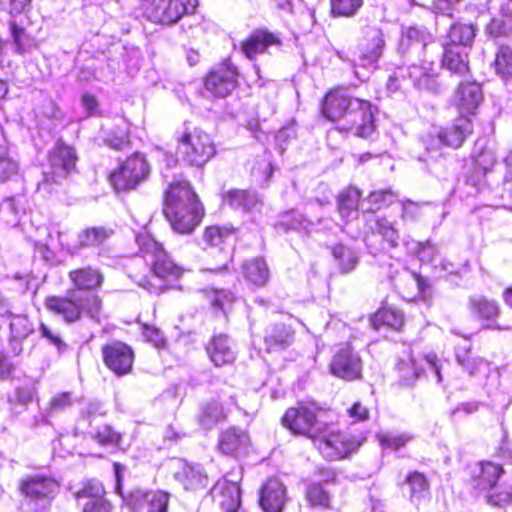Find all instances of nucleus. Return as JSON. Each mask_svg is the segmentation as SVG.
Here are the masks:
<instances>
[{
  "mask_svg": "<svg viewBox=\"0 0 512 512\" xmlns=\"http://www.w3.org/2000/svg\"><path fill=\"white\" fill-rule=\"evenodd\" d=\"M232 231L225 227L210 226L204 232V241L211 246H218L231 237Z\"/></svg>",
  "mask_w": 512,
  "mask_h": 512,
  "instance_id": "55",
  "label": "nucleus"
},
{
  "mask_svg": "<svg viewBox=\"0 0 512 512\" xmlns=\"http://www.w3.org/2000/svg\"><path fill=\"white\" fill-rule=\"evenodd\" d=\"M59 489L56 480L45 475L26 476L19 483L21 493L31 500L49 501Z\"/></svg>",
  "mask_w": 512,
  "mask_h": 512,
  "instance_id": "15",
  "label": "nucleus"
},
{
  "mask_svg": "<svg viewBox=\"0 0 512 512\" xmlns=\"http://www.w3.org/2000/svg\"><path fill=\"white\" fill-rule=\"evenodd\" d=\"M294 341V331L285 324H275L266 329L264 343L268 352L286 349Z\"/></svg>",
  "mask_w": 512,
  "mask_h": 512,
  "instance_id": "30",
  "label": "nucleus"
},
{
  "mask_svg": "<svg viewBox=\"0 0 512 512\" xmlns=\"http://www.w3.org/2000/svg\"><path fill=\"white\" fill-rule=\"evenodd\" d=\"M206 351L210 360L218 367L230 364L236 358L235 351L224 334L214 336L206 345Z\"/></svg>",
  "mask_w": 512,
  "mask_h": 512,
  "instance_id": "25",
  "label": "nucleus"
},
{
  "mask_svg": "<svg viewBox=\"0 0 512 512\" xmlns=\"http://www.w3.org/2000/svg\"><path fill=\"white\" fill-rule=\"evenodd\" d=\"M313 443L322 456L330 461L340 460L356 451L361 442L355 437L332 429L325 423V429Z\"/></svg>",
  "mask_w": 512,
  "mask_h": 512,
  "instance_id": "8",
  "label": "nucleus"
},
{
  "mask_svg": "<svg viewBox=\"0 0 512 512\" xmlns=\"http://www.w3.org/2000/svg\"><path fill=\"white\" fill-rule=\"evenodd\" d=\"M8 27L16 54L24 55L38 48L36 38L27 32L26 29L19 25L15 20H10L8 22Z\"/></svg>",
  "mask_w": 512,
  "mask_h": 512,
  "instance_id": "32",
  "label": "nucleus"
},
{
  "mask_svg": "<svg viewBox=\"0 0 512 512\" xmlns=\"http://www.w3.org/2000/svg\"><path fill=\"white\" fill-rule=\"evenodd\" d=\"M407 484L410 487V497L417 501L428 493L429 485L426 477L419 472H412L407 476Z\"/></svg>",
  "mask_w": 512,
  "mask_h": 512,
  "instance_id": "44",
  "label": "nucleus"
},
{
  "mask_svg": "<svg viewBox=\"0 0 512 512\" xmlns=\"http://www.w3.org/2000/svg\"><path fill=\"white\" fill-rule=\"evenodd\" d=\"M282 424L293 434L305 436L312 441L325 429V422L317 418L316 409L304 404L287 409L282 417Z\"/></svg>",
  "mask_w": 512,
  "mask_h": 512,
  "instance_id": "7",
  "label": "nucleus"
},
{
  "mask_svg": "<svg viewBox=\"0 0 512 512\" xmlns=\"http://www.w3.org/2000/svg\"><path fill=\"white\" fill-rule=\"evenodd\" d=\"M340 128L353 131L357 137L369 138L375 131L374 112L370 102L355 98Z\"/></svg>",
  "mask_w": 512,
  "mask_h": 512,
  "instance_id": "11",
  "label": "nucleus"
},
{
  "mask_svg": "<svg viewBox=\"0 0 512 512\" xmlns=\"http://www.w3.org/2000/svg\"><path fill=\"white\" fill-rule=\"evenodd\" d=\"M396 198V194L390 189L373 191L367 197L370 204L369 210H378L383 206L391 205Z\"/></svg>",
  "mask_w": 512,
  "mask_h": 512,
  "instance_id": "51",
  "label": "nucleus"
},
{
  "mask_svg": "<svg viewBox=\"0 0 512 512\" xmlns=\"http://www.w3.org/2000/svg\"><path fill=\"white\" fill-rule=\"evenodd\" d=\"M272 172L273 167L271 163V155L266 152L261 156H258L251 167V174L259 182H267L270 179Z\"/></svg>",
  "mask_w": 512,
  "mask_h": 512,
  "instance_id": "43",
  "label": "nucleus"
},
{
  "mask_svg": "<svg viewBox=\"0 0 512 512\" xmlns=\"http://www.w3.org/2000/svg\"><path fill=\"white\" fill-rule=\"evenodd\" d=\"M468 49L455 45H444L442 64L449 71L463 75L468 71Z\"/></svg>",
  "mask_w": 512,
  "mask_h": 512,
  "instance_id": "31",
  "label": "nucleus"
},
{
  "mask_svg": "<svg viewBox=\"0 0 512 512\" xmlns=\"http://www.w3.org/2000/svg\"><path fill=\"white\" fill-rule=\"evenodd\" d=\"M208 298L215 308L224 311L226 305L233 302L234 295L228 290H213L208 294Z\"/></svg>",
  "mask_w": 512,
  "mask_h": 512,
  "instance_id": "59",
  "label": "nucleus"
},
{
  "mask_svg": "<svg viewBox=\"0 0 512 512\" xmlns=\"http://www.w3.org/2000/svg\"><path fill=\"white\" fill-rule=\"evenodd\" d=\"M385 40L382 30L377 26L366 25L361 28V37L359 38V55L353 59L355 76L364 81L368 78L366 73L357 70L358 67H373L383 54Z\"/></svg>",
  "mask_w": 512,
  "mask_h": 512,
  "instance_id": "6",
  "label": "nucleus"
},
{
  "mask_svg": "<svg viewBox=\"0 0 512 512\" xmlns=\"http://www.w3.org/2000/svg\"><path fill=\"white\" fill-rule=\"evenodd\" d=\"M112 231H109L102 227H94L90 229H86L81 232L78 236V241L81 246H97L106 241Z\"/></svg>",
  "mask_w": 512,
  "mask_h": 512,
  "instance_id": "42",
  "label": "nucleus"
},
{
  "mask_svg": "<svg viewBox=\"0 0 512 512\" xmlns=\"http://www.w3.org/2000/svg\"><path fill=\"white\" fill-rule=\"evenodd\" d=\"M306 499L314 508L327 509L330 507V493L320 483L311 484L307 488Z\"/></svg>",
  "mask_w": 512,
  "mask_h": 512,
  "instance_id": "41",
  "label": "nucleus"
},
{
  "mask_svg": "<svg viewBox=\"0 0 512 512\" xmlns=\"http://www.w3.org/2000/svg\"><path fill=\"white\" fill-rule=\"evenodd\" d=\"M475 37V29L468 24H454L448 32V41L444 45H455L462 48L470 47Z\"/></svg>",
  "mask_w": 512,
  "mask_h": 512,
  "instance_id": "37",
  "label": "nucleus"
},
{
  "mask_svg": "<svg viewBox=\"0 0 512 512\" xmlns=\"http://www.w3.org/2000/svg\"><path fill=\"white\" fill-rule=\"evenodd\" d=\"M487 33L495 38L512 35V18H493L487 25Z\"/></svg>",
  "mask_w": 512,
  "mask_h": 512,
  "instance_id": "54",
  "label": "nucleus"
},
{
  "mask_svg": "<svg viewBox=\"0 0 512 512\" xmlns=\"http://www.w3.org/2000/svg\"><path fill=\"white\" fill-rule=\"evenodd\" d=\"M74 290L79 293L88 294L101 287L104 276L101 271L91 266L71 270L68 274Z\"/></svg>",
  "mask_w": 512,
  "mask_h": 512,
  "instance_id": "23",
  "label": "nucleus"
},
{
  "mask_svg": "<svg viewBox=\"0 0 512 512\" xmlns=\"http://www.w3.org/2000/svg\"><path fill=\"white\" fill-rule=\"evenodd\" d=\"M361 192L355 187H348L343 190L337 200V208L343 219H354L358 215V205Z\"/></svg>",
  "mask_w": 512,
  "mask_h": 512,
  "instance_id": "35",
  "label": "nucleus"
},
{
  "mask_svg": "<svg viewBox=\"0 0 512 512\" xmlns=\"http://www.w3.org/2000/svg\"><path fill=\"white\" fill-rule=\"evenodd\" d=\"M76 499H96L105 496V489L98 480L91 479L83 483L82 488L74 493Z\"/></svg>",
  "mask_w": 512,
  "mask_h": 512,
  "instance_id": "49",
  "label": "nucleus"
},
{
  "mask_svg": "<svg viewBox=\"0 0 512 512\" xmlns=\"http://www.w3.org/2000/svg\"><path fill=\"white\" fill-rule=\"evenodd\" d=\"M363 3V0H331V12L334 16L352 17Z\"/></svg>",
  "mask_w": 512,
  "mask_h": 512,
  "instance_id": "46",
  "label": "nucleus"
},
{
  "mask_svg": "<svg viewBox=\"0 0 512 512\" xmlns=\"http://www.w3.org/2000/svg\"><path fill=\"white\" fill-rule=\"evenodd\" d=\"M399 377L404 385H411L420 376L421 369L416 365L414 359L400 360L397 364Z\"/></svg>",
  "mask_w": 512,
  "mask_h": 512,
  "instance_id": "45",
  "label": "nucleus"
},
{
  "mask_svg": "<svg viewBox=\"0 0 512 512\" xmlns=\"http://www.w3.org/2000/svg\"><path fill=\"white\" fill-rule=\"evenodd\" d=\"M78 160L75 149L62 140H58L49 152V170L44 172V178L38 188L47 192L54 190V185H60L75 169Z\"/></svg>",
  "mask_w": 512,
  "mask_h": 512,
  "instance_id": "5",
  "label": "nucleus"
},
{
  "mask_svg": "<svg viewBox=\"0 0 512 512\" xmlns=\"http://www.w3.org/2000/svg\"><path fill=\"white\" fill-rule=\"evenodd\" d=\"M362 360L350 346L340 348L333 356L330 370L333 375L346 381L360 379L362 376Z\"/></svg>",
  "mask_w": 512,
  "mask_h": 512,
  "instance_id": "12",
  "label": "nucleus"
},
{
  "mask_svg": "<svg viewBox=\"0 0 512 512\" xmlns=\"http://www.w3.org/2000/svg\"><path fill=\"white\" fill-rule=\"evenodd\" d=\"M467 308L473 318L482 322L484 329H509L508 327H502L496 323V319L501 311L497 301L483 295H474L468 298Z\"/></svg>",
  "mask_w": 512,
  "mask_h": 512,
  "instance_id": "14",
  "label": "nucleus"
},
{
  "mask_svg": "<svg viewBox=\"0 0 512 512\" xmlns=\"http://www.w3.org/2000/svg\"><path fill=\"white\" fill-rule=\"evenodd\" d=\"M453 101L461 115H474L483 101L481 85L475 81L461 82L454 93Z\"/></svg>",
  "mask_w": 512,
  "mask_h": 512,
  "instance_id": "16",
  "label": "nucleus"
},
{
  "mask_svg": "<svg viewBox=\"0 0 512 512\" xmlns=\"http://www.w3.org/2000/svg\"><path fill=\"white\" fill-rule=\"evenodd\" d=\"M39 331L41 337L45 338L51 345H53L59 354H63L68 351L69 345L63 340L59 332L49 328L44 323L40 325Z\"/></svg>",
  "mask_w": 512,
  "mask_h": 512,
  "instance_id": "56",
  "label": "nucleus"
},
{
  "mask_svg": "<svg viewBox=\"0 0 512 512\" xmlns=\"http://www.w3.org/2000/svg\"><path fill=\"white\" fill-rule=\"evenodd\" d=\"M103 405L100 402H90L86 405V407L81 411V417L79 420V425L87 422L88 426H91L92 421L97 416H102L106 413L103 409Z\"/></svg>",
  "mask_w": 512,
  "mask_h": 512,
  "instance_id": "58",
  "label": "nucleus"
},
{
  "mask_svg": "<svg viewBox=\"0 0 512 512\" xmlns=\"http://www.w3.org/2000/svg\"><path fill=\"white\" fill-rule=\"evenodd\" d=\"M354 99L344 89L333 90L324 99L322 113L331 121H343L348 110L352 108Z\"/></svg>",
  "mask_w": 512,
  "mask_h": 512,
  "instance_id": "19",
  "label": "nucleus"
},
{
  "mask_svg": "<svg viewBox=\"0 0 512 512\" xmlns=\"http://www.w3.org/2000/svg\"><path fill=\"white\" fill-rule=\"evenodd\" d=\"M225 418L226 412L222 405L217 401H211L203 407L199 421L204 428L210 429Z\"/></svg>",
  "mask_w": 512,
  "mask_h": 512,
  "instance_id": "40",
  "label": "nucleus"
},
{
  "mask_svg": "<svg viewBox=\"0 0 512 512\" xmlns=\"http://www.w3.org/2000/svg\"><path fill=\"white\" fill-rule=\"evenodd\" d=\"M286 502V488L276 479H268L262 486L260 506L265 512H281Z\"/></svg>",
  "mask_w": 512,
  "mask_h": 512,
  "instance_id": "22",
  "label": "nucleus"
},
{
  "mask_svg": "<svg viewBox=\"0 0 512 512\" xmlns=\"http://www.w3.org/2000/svg\"><path fill=\"white\" fill-rule=\"evenodd\" d=\"M112 505L104 497L88 500L83 506V512H111Z\"/></svg>",
  "mask_w": 512,
  "mask_h": 512,
  "instance_id": "62",
  "label": "nucleus"
},
{
  "mask_svg": "<svg viewBox=\"0 0 512 512\" xmlns=\"http://www.w3.org/2000/svg\"><path fill=\"white\" fill-rule=\"evenodd\" d=\"M365 225L372 234L381 235L390 247L398 245L399 234L392 223L385 217L370 214L366 219Z\"/></svg>",
  "mask_w": 512,
  "mask_h": 512,
  "instance_id": "33",
  "label": "nucleus"
},
{
  "mask_svg": "<svg viewBox=\"0 0 512 512\" xmlns=\"http://www.w3.org/2000/svg\"><path fill=\"white\" fill-rule=\"evenodd\" d=\"M212 496L226 512H236L240 506V487L237 482L223 478L212 488Z\"/></svg>",
  "mask_w": 512,
  "mask_h": 512,
  "instance_id": "21",
  "label": "nucleus"
},
{
  "mask_svg": "<svg viewBox=\"0 0 512 512\" xmlns=\"http://www.w3.org/2000/svg\"><path fill=\"white\" fill-rule=\"evenodd\" d=\"M495 74L502 80L512 78V47L502 45L495 53V59L492 63Z\"/></svg>",
  "mask_w": 512,
  "mask_h": 512,
  "instance_id": "38",
  "label": "nucleus"
},
{
  "mask_svg": "<svg viewBox=\"0 0 512 512\" xmlns=\"http://www.w3.org/2000/svg\"><path fill=\"white\" fill-rule=\"evenodd\" d=\"M225 200L232 208L245 213L259 212L262 208V201L255 191L233 189L226 193Z\"/></svg>",
  "mask_w": 512,
  "mask_h": 512,
  "instance_id": "28",
  "label": "nucleus"
},
{
  "mask_svg": "<svg viewBox=\"0 0 512 512\" xmlns=\"http://www.w3.org/2000/svg\"><path fill=\"white\" fill-rule=\"evenodd\" d=\"M174 477L186 490L204 489L208 484V477L199 464L183 462Z\"/></svg>",
  "mask_w": 512,
  "mask_h": 512,
  "instance_id": "27",
  "label": "nucleus"
},
{
  "mask_svg": "<svg viewBox=\"0 0 512 512\" xmlns=\"http://www.w3.org/2000/svg\"><path fill=\"white\" fill-rule=\"evenodd\" d=\"M44 304L47 310L60 316L68 324L79 321L83 314L95 322H100L102 300L94 293L83 294L69 290L65 296L47 297Z\"/></svg>",
  "mask_w": 512,
  "mask_h": 512,
  "instance_id": "3",
  "label": "nucleus"
},
{
  "mask_svg": "<svg viewBox=\"0 0 512 512\" xmlns=\"http://www.w3.org/2000/svg\"><path fill=\"white\" fill-rule=\"evenodd\" d=\"M408 75L418 89L436 91L438 88L436 67L432 61L423 60L420 65H410Z\"/></svg>",
  "mask_w": 512,
  "mask_h": 512,
  "instance_id": "24",
  "label": "nucleus"
},
{
  "mask_svg": "<svg viewBox=\"0 0 512 512\" xmlns=\"http://www.w3.org/2000/svg\"><path fill=\"white\" fill-rule=\"evenodd\" d=\"M17 170L18 163L10 156L8 148L0 145V180L9 179Z\"/></svg>",
  "mask_w": 512,
  "mask_h": 512,
  "instance_id": "52",
  "label": "nucleus"
},
{
  "mask_svg": "<svg viewBox=\"0 0 512 512\" xmlns=\"http://www.w3.org/2000/svg\"><path fill=\"white\" fill-rule=\"evenodd\" d=\"M10 331L14 339H26L33 332V326L27 317L15 315L10 322Z\"/></svg>",
  "mask_w": 512,
  "mask_h": 512,
  "instance_id": "50",
  "label": "nucleus"
},
{
  "mask_svg": "<svg viewBox=\"0 0 512 512\" xmlns=\"http://www.w3.org/2000/svg\"><path fill=\"white\" fill-rule=\"evenodd\" d=\"M149 174L150 167L146 159L142 154L135 153L110 174L109 181L115 190L125 191L134 189Z\"/></svg>",
  "mask_w": 512,
  "mask_h": 512,
  "instance_id": "9",
  "label": "nucleus"
},
{
  "mask_svg": "<svg viewBox=\"0 0 512 512\" xmlns=\"http://www.w3.org/2000/svg\"><path fill=\"white\" fill-rule=\"evenodd\" d=\"M243 276L252 285L263 287L269 280V269L263 258H253L243 265Z\"/></svg>",
  "mask_w": 512,
  "mask_h": 512,
  "instance_id": "34",
  "label": "nucleus"
},
{
  "mask_svg": "<svg viewBox=\"0 0 512 512\" xmlns=\"http://www.w3.org/2000/svg\"><path fill=\"white\" fill-rule=\"evenodd\" d=\"M147 494L148 491L143 490H135L130 493L127 505L134 511V512H146L147 508Z\"/></svg>",
  "mask_w": 512,
  "mask_h": 512,
  "instance_id": "60",
  "label": "nucleus"
},
{
  "mask_svg": "<svg viewBox=\"0 0 512 512\" xmlns=\"http://www.w3.org/2000/svg\"><path fill=\"white\" fill-rule=\"evenodd\" d=\"M472 131L471 119L466 115H460L452 124L439 131L438 138L446 146L459 148Z\"/></svg>",
  "mask_w": 512,
  "mask_h": 512,
  "instance_id": "20",
  "label": "nucleus"
},
{
  "mask_svg": "<svg viewBox=\"0 0 512 512\" xmlns=\"http://www.w3.org/2000/svg\"><path fill=\"white\" fill-rule=\"evenodd\" d=\"M428 33L422 27L411 26L402 33V45L415 52H421L425 49L428 40Z\"/></svg>",
  "mask_w": 512,
  "mask_h": 512,
  "instance_id": "39",
  "label": "nucleus"
},
{
  "mask_svg": "<svg viewBox=\"0 0 512 512\" xmlns=\"http://www.w3.org/2000/svg\"><path fill=\"white\" fill-rule=\"evenodd\" d=\"M281 40L274 33L258 29L253 31L242 43L241 51L250 60L264 53L271 46H280Z\"/></svg>",
  "mask_w": 512,
  "mask_h": 512,
  "instance_id": "18",
  "label": "nucleus"
},
{
  "mask_svg": "<svg viewBox=\"0 0 512 512\" xmlns=\"http://www.w3.org/2000/svg\"><path fill=\"white\" fill-rule=\"evenodd\" d=\"M176 151L181 161L195 167L204 166L216 153L211 136L196 127L178 136Z\"/></svg>",
  "mask_w": 512,
  "mask_h": 512,
  "instance_id": "4",
  "label": "nucleus"
},
{
  "mask_svg": "<svg viewBox=\"0 0 512 512\" xmlns=\"http://www.w3.org/2000/svg\"><path fill=\"white\" fill-rule=\"evenodd\" d=\"M81 105L88 116L100 115V105L97 98L94 95L90 93H84L81 96Z\"/></svg>",
  "mask_w": 512,
  "mask_h": 512,
  "instance_id": "64",
  "label": "nucleus"
},
{
  "mask_svg": "<svg viewBox=\"0 0 512 512\" xmlns=\"http://www.w3.org/2000/svg\"><path fill=\"white\" fill-rule=\"evenodd\" d=\"M377 438L383 448L399 450L401 447L405 446L411 440V437L407 434H378Z\"/></svg>",
  "mask_w": 512,
  "mask_h": 512,
  "instance_id": "57",
  "label": "nucleus"
},
{
  "mask_svg": "<svg viewBox=\"0 0 512 512\" xmlns=\"http://www.w3.org/2000/svg\"><path fill=\"white\" fill-rule=\"evenodd\" d=\"M248 444L247 433L236 427L227 429L219 438V448L226 455L237 456L247 449Z\"/></svg>",
  "mask_w": 512,
  "mask_h": 512,
  "instance_id": "29",
  "label": "nucleus"
},
{
  "mask_svg": "<svg viewBox=\"0 0 512 512\" xmlns=\"http://www.w3.org/2000/svg\"><path fill=\"white\" fill-rule=\"evenodd\" d=\"M503 469L500 465L492 462H481L472 468V484L475 488L485 491L493 488Z\"/></svg>",
  "mask_w": 512,
  "mask_h": 512,
  "instance_id": "26",
  "label": "nucleus"
},
{
  "mask_svg": "<svg viewBox=\"0 0 512 512\" xmlns=\"http://www.w3.org/2000/svg\"><path fill=\"white\" fill-rule=\"evenodd\" d=\"M197 5V0H151L146 14L152 22L173 24L184 15L193 13Z\"/></svg>",
  "mask_w": 512,
  "mask_h": 512,
  "instance_id": "10",
  "label": "nucleus"
},
{
  "mask_svg": "<svg viewBox=\"0 0 512 512\" xmlns=\"http://www.w3.org/2000/svg\"><path fill=\"white\" fill-rule=\"evenodd\" d=\"M370 324L375 330H379L382 326L399 330L403 325V314L397 309L383 307L370 318Z\"/></svg>",
  "mask_w": 512,
  "mask_h": 512,
  "instance_id": "36",
  "label": "nucleus"
},
{
  "mask_svg": "<svg viewBox=\"0 0 512 512\" xmlns=\"http://www.w3.org/2000/svg\"><path fill=\"white\" fill-rule=\"evenodd\" d=\"M88 434L91 436V438L95 439L102 445L118 444L120 440V434L114 431L108 425H103L98 428H91L88 430Z\"/></svg>",
  "mask_w": 512,
  "mask_h": 512,
  "instance_id": "48",
  "label": "nucleus"
},
{
  "mask_svg": "<svg viewBox=\"0 0 512 512\" xmlns=\"http://www.w3.org/2000/svg\"><path fill=\"white\" fill-rule=\"evenodd\" d=\"M72 404L71 393L63 392L55 395L50 401L51 412H61Z\"/></svg>",
  "mask_w": 512,
  "mask_h": 512,
  "instance_id": "63",
  "label": "nucleus"
},
{
  "mask_svg": "<svg viewBox=\"0 0 512 512\" xmlns=\"http://www.w3.org/2000/svg\"><path fill=\"white\" fill-rule=\"evenodd\" d=\"M146 512H167L169 494L163 491H148Z\"/></svg>",
  "mask_w": 512,
  "mask_h": 512,
  "instance_id": "53",
  "label": "nucleus"
},
{
  "mask_svg": "<svg viewBox=\"0 0 512 512\" xmlns=\"http://www.w3.org/2000/svg\"><path fill=\"white\" fill-rule=\"evenodd\" d=\"M333 256L339 261L343 272L351 271L357 264L356 253L344 245H337L333 248Z\"/></svg>",
  "mask_w": 512,
  "mask_h": 512,
  "instance_id": "47",
  "label": "nucleus"
},
{
  "mask_svg": "<svg viewBox=\"0 0 512 512\" xmlns=\"http://www.w3.org/2000/svg\"><path fill=\"white\" fill-rule=\"evenodd\" d=\"M495 163V154L491 150H483L475 159V168L486 173Z\"/></svg>",
  "mask_w": 512,
  "mask_h": 512,
  "instance_id": "61",
  "label": "nucleus"
},
{
  "mask_svg": "<svg viewBox=\"0 0 512 512\" xmlns=\"http://www.w3.org/2000/svg\"><path fill=\"white\" fill-rule=\"evenodd\" d=\"M104 364L118 376L128 374L133 366L134 353L121 341H112L102 347Z\"/></svg>",
  "mask_w": 512,
  "mask_h": 512,
  "instance_id": "13",
  "label": "nucleus"
},
{
  "mask_svg": "<svg viewBox=\"0 0 512 512\" xmlns=\"http://www.w3.org/2000/svg\"><path fill=\"white\" fill-rule=\"evenodd\" d=\"M238 73L229 65L211 71L205 80V88L217 97H226L236 87Z\"/></svg>",
  "mask_w": 512,
  "mask_h": 512,
  "instance_id": "17",
  "label": "nucleus"
},
{
  "mask_svg": "<svg viewBox=\"0 0 512 512\" xmlns=\"http://www.w3.org/2000/svg\"><path fill=\"white\" fill-rule=\"evenodd\" d=\"M163 212L172 229L179 234H190L200 224L203 208L189 182L170 184L165 192Z\"/></svg>",
  "mask_w": 512,
  "mask_h": 512,
  "instance_id": "1",
  "label": "nucleus"
},
{
  "mask_svg": "<svg viewBox=\"0 0 512 512\" xmlns=\"http://www.w3.org/2000/svg\"><path fill=\"white\" fill-rule=\"evenodd\" d=\"M136 242L142 258L151 265L153 272L150 278L143 277L139 280L138 285L150 293L159 294L165 290L163 281L178 279L183 269L170 259L162 245L150 235H139Z\"/></svg>",
  "mask_w": 512,
  "mask_h": 512,
  "instance_id": "2",
  "label": "nucleus"
}]
</instances>
